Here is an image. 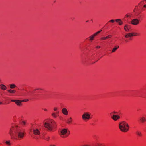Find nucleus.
I'll return each mask as SVG.
<instances>
[{
    "mask_svg": "<svg viewBox=\"0 0 146 146\" xmlns=\"http://www.w3.org/2000/svg\"><path fill=\"white\" fill-rule=\"evenodd\" d=\"M33 131L34 134L36 135H39L40 133L39 131L37 129H34Z\"/></svg>",
    "mask_w": 146,
    "mask_h": 146,
    "instance_id": "nucleus-11",
    "label": "nucleus"
},
{
    "mask_svg": "<svg viewBox=\"0 0 146 146\" xmlns=\"http://www.w3.org/2000/svg\"><path fill=\"white\" fill-rule=\"evenodd\" d=\"M136 133L139 136H142L141 133L139 131H137L136 132Z\"/></svg>",
    "mask_w": 146,
    "mask_h": 146,
    "instance_id": "nucleus-18",
    "label": "nucleus"
},
{
    "mask_svg": "<svg viewBox=\"0 0 146 146\" xmlns=\"http://www.w3.org/2000/svg\"><path fill=\"white\" fill-rule=\"evenodd\" d=\"M119 48V46H115V47L112 50V52H114L118 48Z\"/></svg>",
    "mask_w": 146,
    "mask_h": 146,
    "instance_id": "nucleus-15",
    "label": "nucleus"
},
{
    "mask_svg": "<svg viewBox=\"0 0 146 146\" xmlns=\"http://www.w3.org/2000/svg\"><path fill=\"white\" fill-rule=\"evenodd\" d=\"M88 20H87L86 21V22H88Z\"/></svg>",
    "mask_w": 146,
    "mask_h": 146,
    "instance_id": "nucleus-47",
    "label": "nucleus"
},
{
    "mask_svg": "<svg viewBox=\"0 0 146 146\" xmlns=\"http://www.w3.org/2000/svg\"><path fill=\"white\" fill-rule=\"evenodd\" d=\"M94 37V36L93 35H92L91 36H90L89 38H90V40H93Z\"/></svg>",
    "mask_w": 146,
    "mask_h": 146,
    "instance_id": "nucleus-22",
    "label": "nucleus"
},
{
    "mask_svg": "<svg viewBox=\"0 0 146 146\" xmlns=\"http://www.w3.org/2000/svg\"><path fill=\"white\" fill-rule=\"evenodd\" d=\"M50 137L48 136L47 137H46L44 138V139L45 140H46L47 141H48Z\"/></svg>",
    "mask_w": 146,
    "mask_h": 146,
    "instance_id": "nucleus-27",
    "label": "nucleus"
},
{
    "mask_svg": "<svg viewBox=\"0 0 146 146\" xmlns=\"http://www.w3.org/2000/svg\"><path fill=\"white\" fill-rule=\"evenodd\" d=\"M143 7H146V5H144Z\"/></svg>",
    "mask_w": 146,
    "mask_h": 146,
    "instance_id": "nucleus-45",
    "label": "nucleus"
},
{
    "mask_svg": "<svg viewBox=\"0 0 146 146\" xmlns=\"http://www.w3.org/2000/svg\"><path fill=\"white\" fill-rule=\"evenodd\" d=\"M119 126L120 129L122 132H127L129 130V126L128 124L124 121L120 122Z\"/></svg>",
    "mask_w": 146,
    "mask_h": 146,
    "instance_id": "nucleus-3",
    "label": "nucleus"
},
{
    "mask_svg": "<svg viewBox=\"0 0 146 146\" xmlns=\"http://www.w3.org/2000/svg\"><path fill=\"white\" fill-rule=\"evenodd\" d=\"M44 125L46 128L48 129L49 130H52L53 128L56 127V123L53 120L50 119L44 123Z\"/></svg>",
    "mask_w": 146,
    "mask_h": 146,
    "instance_id": "nucleus-2",
    "label": "nucleus"
},
{
    "mask_svg": "<svg viewBox=\"0 0 146 146\" xmlns=\"http://www.w3.org/2000/svg\"><path fill=\"white\" fill-rule=\"evenodd\" d=\"M8 92L10 93H14L16 92V90H15L10 89L7 90Z\"/></svg>",
    "mask_w": 146,
    "mask_h": 146,
    "instance_id": "nucleus-17",
    "label": "nucleus"
},
{
    "mask_svg": "<svg viewBox=\"0 0 146 146\" xmlns=\"http://www.w3.org/2000/svg\"><path fill=\"white\" fill-rule=\"evenodd\" d=\"M97 146H104L103 144L100 143H97Z\"/></svg>",
    "mask_w": 146,
    "mask_h": 146,
    "instance_id": "nucleus-26",
    "label": "nucleus"
},
{
    "mask_svg": "<svg viewBox=\"0 0 146 146\" xmlns=\"http://www.w3.org/2000/svg\"><path fill=\"white\" fill-rule=\"evenodd\" d=\"M82 117L84 120H89L90 118V115L88 113H84L83 114Z\"/></svg>",
    "mask_w": 146,
    "mask_h": 146,
    "instance_id": "nucleus-5",
    "label": "nucleus"
},
{
    "mask_svg": "<svg viewBox=\"0 0 146 146\" xmlns=\"http://www.w3.org/2000/svg\"><path fill=\"white\" fill-rule=\"evenodd\" d=\"M101 30H100V31L97 32V33H98H98H99L101 32Z\"/></svg>",
    "mask_w": 146,
    "mask_h": 146,
    "instance_id": "nucleus-37",
    "label": "nucleus"
},
{
    "mask_svg": "<svg viewBox=\"0 0 146 146\" xmlns=\"http://www.w3.org/2000/svg\"><path fill=\"white\" fill-rule=\"evenodd\" d=\"M70 133V131L67 129L64 128L61 130L59 134L61 137L65 138L67 137Z\"/></svg>",
    "mask_w": 146,
    "mask_h": 146,
    "instance_id": "nucleus-4",
    "label": "nucleus"
},
{
    "mask_svg": "<svg viewBox=\"0 0 146 146\" xmlns=\"http://www.w3.org/2000/svg\"><path fill=\"white\" fill-rule=\"evenodd\" d=\"M133 33H128L126 34L125 35V38H128L129 37H132L134 36Z\"/></svg>",
    "mask_w": 146,
    "mask_h": 146,
    "instance_id": "nucleus-8",
    "label": "nucleus"
},
{
    "mask_svg": "<svg viewBox=\"0 0 146 146\" xmlns=\"http://www.w3.org/2000/svg\"><path fill=\"white\" fill-rule=\"evenodd\" d=\"M2 104V103L1 102H0V105Z\"/></svg>",
    "mask_w": 146,
    "mask_h": 146,
    "instance_id": "nucleus-46",
    "label": "nucleus"
},
{
    "mask_svg": "<svg viewBox=\"0 0 146 146\" xmlns=\"http://www.w3.org/2000/svg\"><path fill=\"white\" fill-rule=\"evenodd\" d=\"M129 25L126 24L124 26V30L126 31H129V29H128Z\"/></svg>",
    "mask_w": 146,
    "mask_h": 146,
    "instance_id": "nucleus-13",
    "label": "nucleus"
},
{
    "mask_svg": "<svg viewBox=\"0 0 146 146\" xmlns=\"http://www.w3.org/2000/svg\"><path fill=\"white\" fill-rule=\"evenodd\" d=\"M126 16L127 17H129V15H126Z\"/></svg>",
    "mask_w": 146,
    "mask_h": 146,
    "instance_id": "nucleus-42",
    "label": "nucleus"
},
{
    "mask_svg": "<svg viewBox=\"0 0 146 146\" xmlns=\"http://www.w3.org/2000/svg\"><path fill=\"white\" fill-rule=\"evenodd\" d=\"M106 37H102L101 38V40H106Z\"/></svg>",
    "mask_w": 146,
    "mask_h": 146,
    "instance_id": "nucleus-29",
    "label": "nucleus"
},
{
    "mask_svg": "<svg viewBox=\"0 0 146 146\" xmlns=\"http://www.w3.org/2000/svg\"><path fill=\"white\" fill-rule=\"evenodd\" d=\"M131 23L134 25H137L139 23V20L137 19H134L131 21Z\"/></svg>",
    "mask_w": 146,
    "mask_h": 146,
    "instance_id": "nucleus-6",
    "label": "nucleus"
},
{
    "mask_svg": "<svg viewBox=\"0 0 146 146\" xmlns=\"http://www.w3.org/2000/svg\"><path fill=\"white\" fill-rule=\"evenodd\" d=\"M16 86V85L13 84H11L10 85V88L11 89H13L15 88Z\"/></svg>",
    "mask_w": 146,
    "mask_h": 146,
    "instance_id": "nucleus-19",
    "label": "nucleus"
},
{
    "mask_svg": "<svg viewBox=\"0 0 146 146\" xmlns=\"http://www.w3.org/2000/svg\"><path fill=\"white\" fill-rule=\"evenodd\" d=\"M50 146H55V145H51Z\"/></svg>",
    "mask_w": 146,
    "mask_h": 146,
    "instance_id": "nucleus-40",
    "label": "nucleus"
},
{
    "mask_svg": "<svg viewBox=\"0 0 146 146\" xmlns=\"http://www.w3.org/2000/svg\"><path fill=\"white\" fill-rule=\"evenodd\" d=\"M52 115L54 117L56 118L57 117V115L55 113H53L52 114Z\"/></svg>",
    "mask_w": 146,
    "mask_h": 146,
    "instance_id": "nucleus-23",
    "label": "nucleus"
},
{
    "mask_svg": "<svg viewBox=\"0 0 146 146\" xmlns=\"http://www.w3.org/2000/svg\"><path fill=\"white\" fill-rule=\"evenodd\" d=\"M97 34H98V33H97L96 32L93 35H92L93 36H94V37L95 36H96L97 35Z\"/></svg>",
    "mask_w": 146,
    "mask_h": 146,
    "instance_id": "nucleus-32",
    "label": "nucleus"
},
{
    "mask_svg": "<svg viewBox=\"0 0 146 146\" xmlns=\"http://www.w3.org/2000/svg\"><path fill=\"white\" fill-rule=\"evenodd\" d=\"M130 28V25H129L128 29H129Z\"/></svg>",
    "mask_w": 146,
    "mask_h": 146,
    "instance_id": "nucleus-41",
    "label": "nucleus"
},
{
    "mask_svg": "<svg viewBox=\"0 0 146 146\" xmlns=\"http://www.w3.org/2000/svg\"><path fill=\"white\" fill-rule=\"evenodd\" d=\"M16 100H11V101L12 102H16Z\"/></svg>",
    "mask_w": 146,
    "mask_h": 146,
    "instance_id": "nucleus-34",
    "label": "nucleus"
},
{
    "mask_svg": "<svg viewBox=\"0 0 146 146\" xmlns=\"http://www.w3.org/2000/svg\"><path fill=\"white\" fill-rule=\"evenodd\" d=\"M116 22L118 23L119 25H121L123 24V22L121 19H117L115 20Z\"/></svg>",
    "mask_w": 146,
    "mask_h": 146,
    "instance_id": "nucleus-10",
    "label": "nucleus"
},
{
    "mask_svg": "<svg viewBox=\"0 0 146 146\" xmlns=\"http://www.w3.org/2000/svg\"><path fill=\"white\" fill-rule=\"evenodd\" d=\"M43 110L44 111H47V109H43Z\"/></svg>",
    "mask_w": 146,
    "mask_h": 146,
    "instance_id": "nucleus-39",
    "label": "nucleus"
},
{
    "mask_svg": "<svg viewBox=\"0 0 146 146\" xmlns=\"http://www.w3.org/2000/svg\"><path fill=\"white\" fill-rule=\"evenodd\" d=\"M5 143L8 146H10L11 145L10 141L9 140L6 141Z\"/></svg>",
    "mask_w": 146,
    "mask_h": 146,
    "instance_id": "nucleus-21",
    "label": "nucleus"
},
{
    "mask_svg": "<svg viewBox=\"0 0 146 146\" xmlns=\"http://www.w3.org/2000/svg\"><path fill=\"white\" fill-rule=\"evenodd\" d=\"M62 113L64 115H67L68 114V111L66 108H63L62 110Z\"/></svg>",
    "mask_w": 146,
    "mask_h": 146,
    "instance_id": "nucleus-9",
    "label": "nucleus"
},
{
    "mask_svg": "<svg viewBox=\"0 0 146 146\" xmlns=\"http://www.w3.org/2000/svg\"><path fill=\"white\" fill-rule=\"evenodd\" d=\"M39 89H38V88H37V89H35V90H34V91H35V90H39Z\"/></svg>",
    "mask_w": 146,
    "mask_h": 146,
    "instance_id": "nucleus-44",
    "label": "nucleus"
},
{
    "mask_svg": "<svg viewBox=\"0 0 146 146\" xmlns=\"http://www.w3.org/2000/svg\"><path fill=\"white\" fill-rule=\"evenodd\" d=\"M39 89H38V88H37V89H35V90H34V91H35V90H39Z\"/></svg>",
    "mask_w": 146,
    "mask_h": 146,
    "instance_id": "nucleus-43",
    "label": "nucleus"
},
{
    "mask_svg": "<svg viewBox=\"0 0 146 146\" xmlns=\"http://www.w3.org/2000/svg\"><path fill=\"white\" fill-rule=\"evenodd\" d=\"M72 121V118L70 117L69 119H68L67 123H70Z\"/></svg>",
    "mask_w": 146,
    "mask_h": 146,
    "instance_id": "nucleus-20",
    "label": "nucleus"
},
{
    "mask_svg": "<svg viewBox=\"0 0 146 146\" xmlns=\"http://www.w3.org/2000/svg\"><path fill=\"white\" fill-rule=\"evenodd\" d=\"M100 47V46H97L96 47V48H99Z\"/></svg>",
    "mask_w": 146,
    "mask_h": 146,
    "instance_id": "nucleus-36",
    "label": "nucleus"
},
{
    "mask_svg": "<svg viewBox=\"0 0 146 146\" xmlns=\"http://www.w3.org/2000/svg\"><path fill=\"white\" fill-rule=\"evenodd\" d=\"M28 100H29L28 99L23 100H21V101H22V102H25L27 101Z\"/></svg>",
    "mask_w": 146,
    "mask_h": 146,
    "instance_id": "nucleus-28",
    "label": "nucleus"
},
{
    "mask_svg": "<svg viewBox=\"0 0 146 146\" xmlns=\"http://www.w3.org/2000/svg\"><path fill=\"white\" fill-rule=\"evenodd\" d=\"M22 124L23 125H25V122L24 121H23L22 123Z\"/></svg>",
    "mask_w": 146,
    "mask_h": 146,
    "instance_id": "nucleus-33",
    "label": "nucleus"
},
{
    "mask_svg": "<svg viewBox=\"0 0 146 146\" xmlns=\"http://www.w3.org/2000/svg\"><path fill=\"white\" fill-rule=\"evenodd\" d=\"M140 120L141 122L143 123L146 121V118L145 117H143L140 118Z\"/></svg>",
    "mask_w": 146,
    "mask_h": 146,
    "instance_id": "nucleus-14",
    "label": "nucleus"
},
{
    "mask_svg": "<svg viewBox=\"0 0 146 146\" xmlns=\"http://www.w3.org/2000/svg\"><path fill=\"white\" fill-rule=\"evenodd\" d=\"M133 33V35H134V36H135L139 35V34L137 33Z\"/></svg>",
    "mask_w": 146,
    "mask_h": 146,
    "instance_id": "nucleus-25",
    "label": "nucleus"
},
{
    "mask_svg": "<svg viewBox=\"0 0 146 146\" xmlns=\"http://www.w3.org/2000/svg\"><path fill=\"white\" fill-rule=\"evenodd\" d=\"M21 102H22V101H21V100H16L15 103L17 105L21 106L22 104L21 103Z\"/></svg>",
    "mask_w": 146,
    "mask_h": 146,
    "instance_id": "nucleus-12",
    "label": "nucleus"
},
{
    "mask_svg": "<svg viewBox=\"0 0 146 146\" xmlns=\"http://www.w3.org/2000/svg\"><path fill=\"white\" fill-rule=\"evenodd\" d=\"M114 21H115V20H114L113 19H112L109 21V22H112V23H114Z\"/></svg>",
    "mask_w": 146,
    "mask_h": 146,
    "instance_id": "nucleus-30",
    "label": "nucleus"
},
{
    "mask_svg": "<svg viewBox=\"0 0 146 146\" xmlns=\"http://www.w3.org/2000/svg\"><path fill=\"white\" fill-rule=\"evenodd\" d=\"M57 109L56 108H54V111H56L57 110Z\"/></svg>",
    "mask_w": 146,
    "mask_h": 146,
    "instance_id": "nucleus-35",
    "label": "nucleus"
},
{
    "mask_svg": "<svg viewBox=\"0 0 146 146\" xmlns=\"http://www.w3.org/2000/svg\"><path fill=\"white\" fill-rule=\"evenodd\" d=\"M58 113H59V112H57V113H56V115H57H57H58Z\"/></svg>",
    "mask_w": 146,
    "mask_h": 146,
    "instance_id": "nucleus-38",
    "label": "nucleus"
},
{
    "mask_svg": "<svg viewBox=\"0 0 146 146\" xmlns=\"http://www.w3.org/2000/svg\"><path fill=\"white\" fill-rule=\"evenodd\" d=\"M112 36V35H109L107 36L106 37V39L109 38Z\"/></svg>",
    "mask_w": 146,
    "mask_h": 146,
    "instance_id": "nucleus-24",
    "label": "nucleus"
},
{
    "mask_svg": "<svg viewBox=\"0 0 146 146\" xmlns=\"http://www.w3.org/2000/svg\"><path fill=\"white\" fill-rule=\"evenodd\" d=\"M1 88V89L3 90H5L7 89V87L3 84H1L0 85Z\"/></svg>",
    "mask_w": 146,
    "mask_h": 146,
    "instance_id": "nucleus-16",
    "label": "nucleus"
},
{
    "mask_svg": "<svg viewBox=\"0 0 146 146\" xmlns=\"http://www.w3.org/2000/svg\"><path fill=\"white\" fill-rule=\"evenodd\" d=\"M114 113V114H116V113H117V112H115V111H113V112L112 113H111V115H112V113Z\"/></svg>",
    "mask_w": 146,
    "mask_h": 146,
    "instance_id": "nucleus-31",
    "label": "nucleus"
},
{
    "mask_svg": "<svg viewBox=\"0 0 146 146\" xmlns=\"http://www.w3.org/2000/svg\"><path fill=\"white\" fill-rule=\"evenodd\" d=\"M9 134L12 139H20L24 136V131L19 126L15 125L10 129Z\"/></svg>",
    "mask_w": 146,
    "mask_h": 146,
    "instance_id": "nucleus-1",
    "label": "nucleus"
},
{
    "mask_svg": "<svg viewBox=\"0 0 146 146\" xmlns=\"http://www.w3.org/2000/svg\"><path fill=\"white\" fill-rule=\"evenodd\" d=\"M111 117L112 119L114 121H115L118 120L120 118V117L119 116L115 115L114 114L113 115H111Z\"/></svg>",
    "mask_w": 146,
    "mask_h": 146,
    "instance_id": "nucleus-7",
    "label": "nucleus"
}]
</instances>
